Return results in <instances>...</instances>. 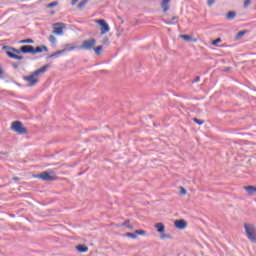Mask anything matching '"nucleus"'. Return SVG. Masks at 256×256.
<instances>
[{"label":"nucleus","instance_id":"nucleus-1","mask_svg":"<svg viewBox=\"0 0 256 256\" xmlns=\"http://www.w3.org/2000/svg\"><path fill=\"white\" fill-rule=\"evenodd\" d=\"M3 51H7L9 49L10 51H13V53H16L17 55L24 53V55L30 54L33 55V46L31 45H23L20 47V49L10 47V46H3Z\"/></svg>","mask_w":256,"mask_h":256},{"label":"nucleus","instance_id":"nucleus-17","mask_svg":"<svg viewBox=\"0 0 256 256\" xmlns=\"http://www.w3.org/2000/svg\"><path fill=\"white\" fill-rule=\"evenodd\" d=\"M155 228L157 229L158 233L165 232V225L163 223H156Z\"/></svg>","mask_w":256,"mask_h":256},{"label":"nucleus","instance_id":"nucleus-15","mask_svg":"<svg viewBox=\"0 0 256 256\" xmlns=\"http://www.w3.org/2000/svg\"><path fill=\"white\" fill-rule=\"evenodd\" d=\"M75 49H77V46L73 45V44H66L64 49H62L63 53L67 52V51H75Z\"/></svg>","mask_w":256,"mask_h":256},{"label":"nucleus","instance_id":"nucleus-14","mask_svg":"<svg viewBox=\"0 0 256 256\" xmlns=\"http://www.w3.org/2000/svg\"><path fill=\"white\" fill-rule=\"evenodd\" d=\"M76 249L79 253H87L89 251V247H87L83 244L76 246Z\"/></svg>","mask_w":256,"mask_h":256},{"label":"nucleus","instance_id":"nucleus-9","mask_svg":"<svg viewBox=\"0 0 256 256\" xmlns=\"http://www.w3.org/2000/svg\"><path fill=\"white\" fill-rule=\"evenodd\" d=\"M174 225H175L176 229L183 230L187 227V221H185L184 219L176 220L174 222Z\"/></svg>","mask_w":256,"mask_h":256},{"label":"nucleus","instance_id":"nucleus-2","mask_svg":"<svg viewBox=\"0 0 256 256\" xmlns=\"http://www.w3.org/2000/svg\"><path fill=\"white\" fill-rule=\"evenodd\" d=\"M244 229L246 233L247 239L251 241V243H256V227L253 224L244 223Z\"/></svg>","mask_w":256,"mask_h":256},{"label":"nucleus","instance_id":"nucleus-7","mask_svg":"<svg viewBox=\"0 0 256 256\" xmlns=\"http://www.w3.org/2000/svg\"><path fill=\"white\" fill-rule=\"evenodd\" d=\"M96 23L101 27V35H105V33H109L110 27L107 21L103 19H99V20H96Z\"/></svg>","mask_w":256,"mask_h":256},{"label":"nucleus","instance_id":"nucleus-13","mask_svg":"<svg viewBox=\"0 0 256 256\" xmlns=\"http://www.w3.org/2000/svg\"><path fill=\"white\" fill-rule=\"evenodd\" d=\"M244 190L247 191L248 195H255L256 186H244Z\"/></svg>","mask_w":256,"mask_h":256},{"label":"nucleus","instance_id":"nucleus-26","mask_svg":"<svg viewBox=\"0 0 256 256\" xmlns=\"http://www.w3.org/2000/svg\"><path fill=\"white\" fill-rule=\"evenodd\" d=\"M48 39H49L50 43H52L53 45H55L57 43V38L53 35H50Z\"/></svg>","mask_w":256,"mask_h":256},{"label":"nucleus","instance_id":"nucleus-12","mask_svg":"<svg viewBox=\"0 0 256 256\" xmlns=\"http://www.w3.org/2000/svg\"><path fill=\"white\" fill-rule=\"evenodd\" d=\"M171 2V0H163L161 2V8L163 9L164 13H167V11H169V3Z\"/></svg>","mask_w":256,"mask_h":256},{"label":"nucleus","instance_id":"nucleus-34","mask_svg":"<svg viewBox=\"0 0 256 256\" xmlns=\"http://www.w3.org/2000/svg\"><path fill=\"white\" fill-rule=\"evenodd\" d=\"M161 239H171V235L169 234H161Z\"/></svg>","mask_w":256,"mask_h":256},{"label":"nucleus","instance_id":"nucleus-40","mask_svg":"<svg viewBox=\"0 0 256 256\" xmlns=\"http://www.w3.org/2000/svg\"><path fill=\"white\" fill-rule=\"evenodd\" d=\"M20 179H21V178H19V177H14V178H13L14 181H19Z\"/></svg>","mask_w":256,"mask_h":256},{"label":"nucleus","instance_id":"nucleus-38","mask_svg":"<svg viewBox=\"0 0 256 256\" xmlns=\"http://www.w3.org/2000/svg\"><path fill=\"white\" fill-rule=\"evenodd\" d=\"M79 0H72L71 5H76Z\"/></svg>","mask_w":256,"mask_h":256},{"label":"nucleus","instance_id":"nucleus-16","mask_svg":"<svg viewBox=\"0 0 256 256\" xmlns=\"http://www.w3.org/2000/svg\"><path fill=\"white\" fill-rule=\"evenodd\" d=\"M47 69H49V65H45L43 67H41L40 69H37L36 71H34V75H41V73H45L47 71Z\"/></svg>","mask_w":256,"mask_h":256},{"label":"nucleus","instance_id":"nucleus-18","mask_svg":"<svg viewBox=\"0 0 256 256\" xmlns=\"http://www.w3.org/2000/svg\"><path fill=\"white\" fill-rule=\"evenodd\" d=\"M226 17L229 21H232V19H235V17H237V13L235 11H230L227 13Z\"/></svg>","mask_w":256,"mask_h":256},{"label":"nucleus","instance_id":"nucleus-36","mask_svg":"<svg viewBox=\"0 0 256 256\" xmlns=\"http://www.w3.org/2000/svg\"><path fill=\"white\" fill-rule=\"evenodd\" d=\"M201 81V77L197 76L192 83H199Z\"/></svg>","mask_w":256,"mask_h":256},{"label":"nucleus","instance_id":"nucleus-35","mask_svg":"<svg viewBox=\"0 0 256 256\" xmlns=\"http://www.w3.org/2000/svg\"><path fill=\"white\" fill-rule=\"evenodd\" d=\"M251 5V0H245L244 1V7L247 8L248 6Z\"/></svg>","mask_w":256,"mask_h":256},{"label":"nucleus","instance_id":"nucleus-4","mask_svg":"<svg viewBox=\"0 0 256 256\" xmlns=\"http://www.w3.org/2000/svg\"><path fill=\"white\" fill-rule=\"evenodd\" d=\"M96 44H97V40H95V38H92L90 40H85L80 46V49H84L85 51H91V49L95 48Z\"/></svg>","mask_w":256,"mask_h":256},{"label":"nucleus","instance_id":"nucleus-32","mask_svg":"<svg viewBox=\"0 0 256 256\" xmlns=\"http://www.w3.org/2000/svg\"><path fill=\"white\" fill-rule=\"evenodd\" d=\"M5 71L3 70V67L0 66V79H4Z\"/></svg>","mask_w":256,"mask_h":256},{"label":"nucleus","instance_id":"nucleus-30","mask_svg":"<svg viewBox=\"0 0 256 256\" xmlns=\"http://www.w3.org/2000/svg\"><path fill=\"white\" fill-rule=\"evenodd\" d=\"M122 225H124V227H127L128 229H133V225H129V220H126Z\"/></svg>","mask_w":256,"mask_h":256},{"label":"nucleus","instance_id":"nucleus-20","mask_svg":"<svg viewBox=\"0 0 256 256\" xmlns=\"http://www.w3.org/2000/svg\"><path fill=\"white\" fill-rule=\"evenodd\" d=\"M87 3H89V0H82L78 5V9H83V7H85V5H87Z\"/></svg>","mask_w":256,"mask_h":256},{"label":"nucleus","instance_id":"nucleus-21","mask_svg":"<svg viewBox=\"0 0 256 256\" xmlns=\"http://www.w3.org/2000/svg\"><path fill=\"white\" fill-rule=\"evenodd\" d=\"M180 37H181V39H184V41H187V42L192 41V39H193V37H191V35H185V34L181 35Z\"/></svg>","mask_w":256,"mask_h":256},{"label":"nucleus","instance_id":"nucleus-6","mask_svg":"<svg viewBox=\"0 0 256 256\" xmlns=\"http://www.w3.org/2000/svg\"><path fill=\"white\" fill-rule=\"evenodd\" d=\"M23 80L26 81L27 83H29L30 87H35V85H37V83H39V79L37 78V76L34 72H32V74L29 76H24Z\"/></svg>","mask_w":256,"mask_h":256},{"label":"nucleus","instance_id":"nucleus-23","mask_svg":"<svg viewBox=\"0 0 256 256\" xmlns=\"http://www.w3.org/2000/svg\"><path fill=\"white\" fill-rule=\"evenodd\" d=\"M20 44H25V43H35V41L31 38H27V39H24V40H20L19 41Z\"/></svg>","mask_w":256,"mask_h":256},{"label":"nucleus","instance_id":"nucleus-22","mask_svg":"<svg viewBox=\"0 0 256 256\" xmlns=\"http://www.w3.org/2000/svg\"><path fill=\"white\" fill-rule=\"evenodd\" d=\"M245 33H247V30L239 31V32L236 34V39H241V37H243V36L245 35Z\"/></svg>","mask_w":256,"mask_h":256},{"label":"nucleus","instance_id":"nucleus-5","mask_svg":"<svg viewBox=\"0 0 256 256\" xmlns=\"http://www.w3.org/2000/svg\"><path fill=\"white\" fill-rule=\"evenodd\" d=\"M51 173V170H47L36 175V177L37 179H41L42 181H55V176H52Z\"/></svg>","mask_w":256,"mask_h":256},{"label":"nucleus","instance_id":"nucleus-11","mask_svg":"<svg viewBox=\"0 0 256 256\" xmlns=\"http://www.w3.org/2000/svg\"><path fill=\"white\" fill-rule=\"evenodd\" d=\"M59 27H56L53 31L55 35H61L63 33V28L65 27L64 23H56Z\"/></svg>","mask_w":256,"mask_h":256},{"label":"nucleus","instance_id":"nucleus-19","mask_svg":"<svg viewBox=\"0 0 256 256\" xmlns=\"http://www.w3.org/2000/svg\"><path fill=\"white\" fill-rule=\"evenodd\" d=\"M59 55H63V50H58L52 54H50L47 59H52V57H59Z\"/></svg>","mask_w":256,"mask_h":256},{"label":"nucleus","instance_id":"nucleus-24","mask_svg":"<svg viewBox=\"0 0 256 256\" xmlns=\"http://www.w3.org/2000/svg\"><path fill=\"white\" fill-rule=\"evenodd\" d=\"M94 51L96 53V55H101V52L103 51V46H98L96 48H94Z\"/></svg>","mask_w":256,"mask_h":256},{"label":"nucleus","instance_id":"nucleus-29","mask_svg":"<svg viewBox=\"0 0 256 256\" xmlns=\"http://www.w3.org/2000/svg\"><path fill=\"white\" fill-rule=\"evenodd\" d=\"M146 233L147 232L145 230H141V229L135 231L136 236L137 235H146Z\"/></svg>","mask_w":256,"mask_h":256},{"label":"nucleus","instance_id":"nucleus-42","mask_svg":"<svg viewBox=\"0 0 256 256\" xmlns=\"http://www.w3.org/2000/svg\"><path fill=\"white\" fill-rule=\"evenodd\" d=\"M226 71H229V68H227Z\"/></svg>","mask_w":256,"mask_h":256},{"label":"nucleus","instance_id":"nucleus-39","mask_svg":"<svg viewBox=\"0 0 256 256\" xmlns=\"http://www.w3.org/2000/svg\"><path fill=\"white\" fill-rule=\"evenodd\" d=\"M13 68H14V69H18V68H19V65L13 64Z\"/></svg>","mask_w":256,"mask_h":256},{"label":"nucleus","instance_id":"nucleus-28","mask_svg":"<svg viewBox=\"0 0 256 256\" xmlns=\"http://www.w3.org/2000/svg\"><path fill=\"white\" fill-rule=\"evenodd\" d=\"M57 5H59V2L57 1H54V2H51L47 5L48 9H51L52 7H57Z\"/></svg>","mask_w":256,"mask_h":256},{"label":"nucleus","instance_id":"nucleus-33","mask_svg":"<svg viewBox=\"0 0 256 256\" xmlns=\"http://www.w3.org/2000/svg\"><path fill=\"white\" fill-rule=\"evenodd\" d=\"M180 194L187 195V190L184 187H180Z\"/></svg>","mask_w":256,"mask_h":256},{"label":"nucleus","instance_id":"nucleus-3","mask_svg":"<svg viewBox=\"0 0 256 256\" xmlns=\"http://www.w3.org/2000/svg\"><path fill=\"white\" fill-rule=\"evenodd\" d=\"M11 129L18 135H27V128H25V126H23V123L21 121L13 122Z\"/></svg>","mask_w":256,"mask_h":256},{"label":"nucleus","instance_id":"nucleus-10","mask_svg":"<svg viewBox=\"0 0 256 256\" xmlns=\"http://www.w3.org/2000/svg\"><path fill=\"white\" fill-rule=\"evenodd\" d=\"M43 51L47 52L49 51V48H47V46L42 45V46H38V47H33V55H37V53H43Z\"/></svg>","mask_w":256,"mask_h":256},{"label":"nucleus","instance_id":"nucleus-27","mask_svg":"<svg viewBox=\"0 0 256 256\" xmlns=\"http://www.w3.org/2000/svg\"><path fill=\"white\" fill-rule=\"evenodd\" d=\"M126 237H130V239H137V234L135 232L134 233L128 232L126 233Z\"/></svg>","mask_w":256,"mask_h":256},{"label":"nucleus","instance_id":"nucleus-8","mask_svg":"<svg viewBox=\"0 0 256 256\" xmlns=\"http://www.w3.org/2000/svg\"><path fill=\"white\" fill-rule=\"evenodd\" d=\"M6 55L10 58V59H16L18 61H21L23 59H25L24 56H21V55H17V54H14V52L10 49H6Z\"/></svg>","mask_w":256,"mask_h":256},{"label":"nucleus","instance_id":"nucleus-37","mask_svg":"<svg viewBox=\"0 0 256 256\" xmlns=\"http://www.w3.org/2000/svg\"><path fill=\"white\" fill-rule=\"evenodd\" d=\"M215 3V0H208L207 5L208 7H211Z\"/></svg>","mask_w":256,"mask_h":256},{"label":"nucleus","instance_id":"nucleus-31","mask_svg":"<svg viewBox=\"0 0 256 256\" xmlns=\"http://www.w3.org/2000/svg\"><path fill=\"white\" fill-rule=\"evenodd\" d=\"M221 38H217L216 40H214L213 42H212V45H214V46H217V45H219V43H221Z\"/></svg>","mask_w":256,"mask_h":256},{"label":"nucleus","instance_id":"nucleus-25","mask_svg":"<svg viewBox=\"0 0 256 256\" xmlns=\"http://www.w3.org/2000/svg\"><path fill=\"white\" fill-rule=\"evenodd\" d=\"M192 121H194V123H197V125H203V123H205V120L198 118H192Z\"/></svg>","mask_w":256,"mask_h":256},{"label":"nucleus","instance_id":"nucleus-41","mask_svg":"<svg viewBox=\"0 0 256 256\" xmlns=\"http://www.w3.org/2000/svg\"><path fill=\"white\" fill-rule=\"evenodd\" d=\"M177 19V16L172 17V21H175Z\"/></svg>","mask_w":256,"mask_h":256}]
</instances>
